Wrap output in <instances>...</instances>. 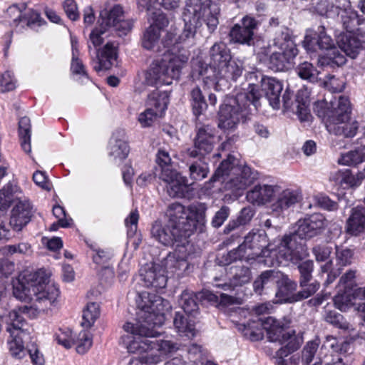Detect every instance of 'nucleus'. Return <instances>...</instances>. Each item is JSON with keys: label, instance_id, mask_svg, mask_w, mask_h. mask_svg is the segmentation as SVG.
<instances>
[{"label": "nucleus", "instance_id": "nucleus-17", "mask_svg": "<svg viewBox=\"0 0 365 365\" xmlns=\"http://www.w3.org/2000/svg\"><path fill=\"white\" fill-rule=\"evenodd\" d=\"M241 249L245 250L247 259L269 257L270 253L274 251V249L268 243L267 236L264 231L248 233L241 245Z\"/></svg>", "mask_w": 365, "mask_h": 365}, {"label": "nucleus", "instance_id": "nucleus-61", "mask_svg": "<svg viewBox=\"0 0 365 365\" xmlns=\"http://www.w3.org/2000/svg\"><path fill=\"white\" fill-rule=\"evenodd\" d=\"M331 252V248L324 245H318L313 247L312 253L318 262L327 260Z\"/></svg>", "mask_w": 365, "mask_h": 365}, {"label": "nucleus", "instance_id": "nucleus-26", "mask_svg": "<svg viewBox=\"0 0 365 365\" xmlns=\"http://www.w3.org/2000/svg\"><path fill=\"white\" fill-rule=\"evenodd\" d=\"M279 191V186L277 185H257L247 192V199L252 204L263 205L271 202Z\"/></svg>", "mask_w": 365, "mask_h": 365}, {"label": "nucleus", "instance_id": "nucleus-47", "mask_svg": "<svg viewBox=\"0 0 365 365\" xmlns=\"http://www.w3.org/2000/svg\"><path fill=\"white\" fill-rule=\"evenodd\" d=\"M324 319L329 324L344 331H349L354 329L344 317L335 310H326Z\"/></svg>", "mask_w": 365, "mask_h": 365}, {"label": "nucleus", "instance_id": "nucleus-5", "mask_svg": "<svg viewBox=\"0 0 365 365\" xmlns=\"http://www.w3.org/2000/svg\"><path fill=\"white\" fill-rule=\"evenodd\" d=\"M188 52L165 53L160 59L154 60L143 73V83L151 86L170 85L180 77L182 68L188 61Z\"/></svg>", "mask_w": 365, "mask_h": 365}, {"label": "nucleus", "instance_id": "nucleus-62", "mask_svg": "<svg viewBox=\"0 0 365 365\" xmlns=\"http://www.w3.org/2000/svg\"><path fill=\"white\" fill-rule=\"evenodd\" d=\"M251 272L248 267H242L237 270L234 276L235 284L242 285L250 282Z\"/></svg>", "mask_w": 365, "mask_h": 365}, {"label": "nucleus", "instance_id": "nucleus-19", "mask_svg": "<svg viewBox=\"0 0 365 365\" xmlns=\"http://www.w3.org/2000/svg\"><path fill=\"white\" fill-rule=\"evenodd\" d=\"M215 144L214 128L208 125H203L197 129L194 140V149H187V155L191 158H196L198 155H204L210 153Z\"/></svg>", "mask_w": 365, "mask_h": 365}, {"label": "nucleus", "instance_id": "nucleus-22", "mask_svg": "<svg viewBox=\"0 0 365 365\" xmlns=\"http://www.w3.org/2000/svg\"><path fill=\"white\" fill-rule=\"evenodd\" d=\"M32 206L28 200H20L14 206L10 217V226L16 231H20L31 220Z\"/></svg>", "mask_w": 365, "mask_h": 365}, {"label": "nucleus", "instance_id": "nucleus-59", "mask_svg": "<svg viewBox=\"0 0 365 365\" xmlns=\"http://www.w3.org/2000/svg\"><path fill=\"white\" fill-rule=\"evenodd\" d=\"M33 180L36 185L45 190L49 191L52 188V185L44 172L39 170L36 171L33 174Z\"/></svg>", "mask_w": 365, "mask_h": 365}, {"label": "nucleus", "instance_id": "nucleus-35", "mask_svg": "<svg viewBox=\"0 0 365 365\" xmlns=\"http://www.w3.org/2000/svg\"><path fill=\"white\" fill-rule=\"evenodd\" d=\"M12 200L11 185L4 186L0 190V240L6 238L9 230L5 226L6 217L4 215V210L9 207Z\"/></svg>", "mask_w": 365, "mask_h": 365}, {"label": "nucleus", "instance_id": "nucleus-51", "mask_svg": "<svg viewBox=\"0 0 365 365\" xmlns=\"http://www.w3.org/2000/svg\"><path fill=\"white\" fill-rule=\"evenodd\" d=\"M334 0H320L315 6L316 11L322 16H326L329 18L334 17L339 9L341 4L340 3L334 5Z\"/></svg>", "mask_w": 365, "mask_h": 365}, {"label": "nucleus", "instance_id": "nucleus-55", "mask_svg": "<svg viewBox=\"0 0 365 365\" xmlns=\"http://www.w3.org/2000/svg\"><path fill=\"white\" fill-rule=\"evenodd\" d=\"M156 163L160 168V173L163 174L165 170L176 171L172 165V160L168 151L159 149L156 154Z\"/></svg>", "mask_w": 365, "mask_h": 365}, {"label": "nucleus", "instance_id": "nucleus-2", "mask_svg": "<svg viewBox=\"0 0 365 365\" xmlns=\"http://www.w3.org/2000/svg\"><path fill=\"white\" fill-rule=\"evenodd\" d=\"M262 96L258 85L250 83L244 92L227 98L219 111L218 127L223 130L235 128L240 120H245L253 110H257Z\"/></svg>", "mask_w": 365, "mask_h": 365}, {"label": "nucleus", "instance_id": "nucleus-46", "mask_svg": "<svg viewBox=\"0 0 365 365\" xmlns=\"http://www.w3.org/2000/svg\"><path fill=\"white\" fill-rule=\"evenodd\" d=\"M262 325H264V323L252 322L247 324H240L239 329L242 331L243 335L247 339L256 341L263 338V333L261 328Z\"/></svg>", "mask_w": 365, "mask_h": 365}, {"label": "nucleus", "instance_id": "nucleus-39", "mask_svg": "<svg viewBox=\"0 0 365 365\" xmlns=\"http://www.w3.org/2000/svg\"><path fill=\"white\" fill-rule=\"evenodd\" d=\"M189 168L190 178L193 180H202L207 176L208 165L201 158L197 160H190L187 162Z\"/></svg>", "mask_w": 365, "mask_h": 365}, {"label": "nucleus", "instance_id": "nucleus-9", "mask_svg": "<svg viewBox=\"0 0 365 365\" xmlns=\"http://www.w3.org/2000/svg\"><path fill=\"white\" fill-rule=\"evenodd\" d=\"M274 45L279 49L272 52L268 59V66L274 71L290 69L298 54V49L287 28H282L274 39Z\"/></svg>", "mask_w": 365, "mask_h": 365}, {"label": "nucleus", "instance_id": "nucleus-18", "mask_svg": "<svg viewBox=\"0 0 365 365\" xmlns=\"http://www.w3.org/2000/svg\"><path fill=\"white\" fill-rule=\"evenodd\" d=\"M297 268L300 274L299 282L302 289L293 297V301H300L312 296L320 287V284L317 281L309 283L312 278L314 270V262L312 260L307 259L299 262Z\"/></svg>", "mask_w": 365, "mask_h": 365}, {"label": "nucleus", "instance_id": "nucleus-7", "mask_svg": "<svg viewBox=\"0 0 365 365\" xmlns=\"http://www.w3.org/2000/svg\"><path fill=\"white\" fill-rule=\"evenodd\" d=\"M214 178L215 180L222 178L225 189L237 194L252 184L256 175L250 167L237 165V160L229 155L216 170Z\"/></svg>", "mask_w": 365, "mask_h": 365}, {"label": "nucleus", "instance_id": "nucleus-45", "mask_svg": "<svg viewBox=\"0 0 365 365\" xmlns=\"http://www.w3.org/2000/svg\"><path fill=\"white\" fill-rule=\"evenodd\" d=\"M101 17L100 24L102 26H105L107 29L113 27L123 17V8L119 5L115 6L109 11H104L101 12Z\"/></svg>", "mask_w": 365, "mask_h": 365}, {"label": "nucleus", "instance_id": "nucleus-48", "mask_svg": "<svg viewBox=\"0 0 365 365\" xmlns=\"http://www.w3.org/2000/svg\"><path fill=\"white\" fill-rule=\"evenodd\" d=\"M355 298L352 289H344L343 292H339L334 298L336 307L341 311H346L349 307L355 304Z\"/></svg>", "mask_w": 365, "mask_h": 365}, {"label": "nucleus", "instance_id": "nucleus-63", "mask_svg": "<svg viewBox=\"0 0 365 365\" xmlns=\"http://www.w3.org/2000/svg\"><path fill=\"white\" fill-rule=\"evenodd\" d=\"M107 30V28L102 26L100 24L99 27L95 28L90 34V40L95 47L103 43L104 37L103 36Z\"/></svg>", "mask_w": 365, "mask_h": 365}, {"label": "nucleus", "instance_id": "nucleus-44", "mask_svg": "<svg viewBox=\"0 0 365 365\" xmlns=\"http://www.w3.org/2000/svg\"><path fill=\"white\" fill-rule=\"evenodd\" d=\"M179 304L187 314H194L197 312V294L192 291H183L180 295Z\"/></svg>", "mask_w": 365, "mask_h": 365}, {"label": "nucleus", "instance_id": "nucleus-54", "mask_svg": "<svg viewBox=\"0 0 365 365\" xmlns=\"http://www.w3.org/2000/svg\"><path fill=\"white\" fill-rule=\"evenodd\" d=\"M336 261L339 267H345L351 264L354 252L346 247H336Z\"/></svg>", "mask_w": 365, "mask_h": 365}, {"label": "nucleus", "instance_id": "nucleus-30", "mask_svg": "<svg viewBox=\"0 0 365 365\" xmlns=\"http://www.w3.org/2000/svg\"><path fill=\"white\" fill-rule=\"evenodd\" d=\"M261 87L269 105L274 109H279L281 102L280 94L283 89L282 83L276 78L264 76L261 80Z\"/></svg>", "mask_w": 365, "mask_h": 365}, {"label": "nucleus", "instance_id": "nucleus-21", "mask_svg": "<svg viewBox=\"0 0 365 365\" xmlns=\"http://www.w3.org/2000/svg\"><path fill=\"white\" fill-rule=\"evenodd\" d=\"M257 21L255 18L245 16L240 24H235L230 31V36L232 41L240 43H250L257 29Z\"/></svg>", "mask_w": 365, "mask_h": 365}, {"label": "nucleus", "instance_id": "nucleus-11", "mask_svg": "<svg viewBox=\"0 0 365 365\" xmlns=\"http://www.w3.org/2000/svg\"><path fill=\"white\" fill-rule=\"evenodd\" d=\"M162 263L163 264L157 263L147 264L141 269L140 275L146 287L155 289L164 288L167 283L165 271L173 273L185 264L186 262L183 259L178 260L174 255H168Z\"/></svg>", "mask_w": 365, "mask_h": 365}, {"label": "nucleus", "instance_id": "nucleus-25", "mask_svg": "<svg viewBox=\"0 0 365 365\" xmlns=\"http://www.w3.org/2000/svg\"><path fill=\"white\" fill-rule=\"evenodd\" d=\"M276 199L272 202L271 208L276 212H282L294 207L302 198V193L298 190L285 189L276 194Z\"/></svg>", "mask_w": 365, "mask_h": 365}, {"label": "nucleus", "instance_id": "nucleus-16", "mask_svg": "<svg viewBox=\"0 0 365 365\" xmlns=\"http://www.w3.org/2000/svg\"><path fill=\"white\" fill-rule=\"evenodd\" d=\"M328 224L329 221L322 214L314 213L298 220L295 230L300 240H309L321 234Z\"/></svg>", "mask_w": 365, "mask_h": 365}, {"label": "nucleus", "instance_id": "nucleus-58", "mask_svg": "<svg viewBox=\"0 0 365 365\" xmlns=\"http://www.w3.org/2000/svg\"><path fill=\"white\" fill-rule=\"evenodd\" d=\"M324 86L331 93H340L343 91L345 87V83L343 79L332 76H329L328 79L324 81Z\"/></svg>", "mask_w": 365, "mask_h": 365}, {"label": "nucleus", "instance_id": "nucleus-64", "mask_svg": "<svg viewBox=\"0 0 365 365\" xmlns=\"http://www.w3.org/2000/svg\"><path fill=\"white\" fill-rule=\"evenodd\" d=\"M0 86L4 91H9L14 89L16 81L10 71H6L1 75Z\"/></svg>", "mask_w": 365, "mask_h": 365}, {"label": "nucleus", "instance_id": "nucleus-52", "mask_svg": "<svg viewBox=\"0 0 365 365\" xmlns=\"http://www.w3.org/2000/svg\"><path fill=\"white\" fill-rule=\"evenodd\" d=\"M296 71L301 78L308 80L311 82L315 81L319 74L317 68L311 63L307 61L300 63L297 67Z\"/></svg>", "mask_w": 365, "mask_h": 365}, {"label": "nucleus", "instance_id": "nucleus-6", "mask_svg": "<svg viewBox=\"0 0 365 365\" xmlns=\"http://www.w3.org/2000/svg\"><path fill=\"white\" fill-rule=\"evenodd\" d=\"M220 14V0H185L182 12L185 22L184 35L189 38L193 36L196 28L201 26V20L205 22L210 33H212L219 24Z\"/></svg>", "mask_w": 365, "mask_h": 365}, {"label": "nucleus", "instance_id": "nucleus-53", "mask_svg": "<svg viewBox=\"0 0 365 365\" xmlns=\"http://www.w3.org/2000/svg\"><path fill=\"white\" fill-rule=\"evenodd\" d=\"M76 344V351L78 353L85 354L93 344V336L91 332L88 330H83L79 334L75 340Z\"/></svg>", "mask_w": 365, "mask_h": 365}, {"label": "nucleus", "instance_id": "nucleus-57", "mask_svg": "<svg viewBox=\"0 0 365 365\" xmlns=\"http://www.w3.org/2000/svg\"><path fill=\"white\" fill-rule=\"evenodd\" d=\"M56 340L58 344L62 345L66 349H69L75 344V339L72 336V332L70 329H59L55 334Z\"/></svg>", "mask_w": 365, "mask_h": 365}, {"label": "nucleus", "instance_id": "nucleus-14", "mask_svg": "<svg viewBox=\"0 0 365 365\" xmlns=\"http://www.w3.org/2000/svg\"><path fill=\"white\" fill-rule=\"evenodd\" d=\"M169 103L168 93L154 91L148 97L146 110L138 115V122L142 127H150L157 118L162 117Z\"/></svg>", "mask_w": 365, "mask_h": 365}, {"label": "nucleus", "instance_id": "nucleus-4", "mask_svg": "<svg viewBox=\"0 0 365 365\" xmlns=\"http://www.w3.org/2000/svg\"><path fill=\"white\" fill-rule=\"evenodd\" d=\"M137 317L126 322L123 329L131 335L138 332V327H161L165 322L163 312L168 308V302L155 293L143 291L136 298Z\"/></svg>", "mask_w": 365, "mask_h": 365}, {"label": "nucleus", "instance_id": "nucleus-10", "mask_svg": "<svg viewBox=\"0 0 365 365\" xmlns=\"http://www.w3.org/2000/svg\"><path fill=\"white\" fill-rule=\"evenodd\" d=\"M264 329H266L267 338L270 341L284 345L277 351V356H287L301 346L302 340L296 335L295 331L285 329L279 322L272 317L266 319Z\"/></svg>", "mask_w": 365, "mask_h": 365}, {"label": "nucleus", "instance_id": "nucleus-56", "mask_svg": "<svg viewBox=\"0 0 365 365\" xmlns=\"http://www.w3.org/2000/svg\"><path fill=\"white\" fill-rule=\"evenodd\" d=\"M319 345V343L317 340L311 341L307 343L302 353V360L304 364L309 365V364L312 361L318 349Z\"/></svg>", "mask_w": 365, "mask_h": 365}, {"label": "nucleus", "instance_id": "nucleus-27", "mask_svg": "<svg viewBox=\"0 0 365 365\" xmlns=\"http://www.w3.org/2000/svg\"><path fill=\"white\" fill-rule=\"evenodd\" d=\"M303 43L309 51H317L318 48L329 51L334 47L333 39L327 34L324 26H319L314 36L306 35Z\"/></svg>", "mask_w": 365, "mask_h": 365}, {"label": "nucleus", "instance_id": "nucleus-36", "mask_svg": "<svg viewBox=\"0 0 365 365\" xmlns=\"http://www.w3.org/2000/svg\"><path fill=\"white\" fill-rule=\"evenodd\" d=\"M282 277V272L274 270H266L254 281V291L261 294L265 287H269L273 284L278 283L279 279Z\"/></svg>", "mask_w": 365, "mask_h": 365}, {"label": "nucleus", "instance_id": "nucleus-29", "mask_svg": "<svg viewBox=\"0 0 365 365\" xmlns=\"http://www.w3.org/2000/svg\"><path fill=\"white\" fill-rule=\"evenodd\" d=\"M231 58L230 49L222 42L214 43L209 51V67L214 74Z\"/></svg>", "mask_w": 365, "mask_h": 365}, {"label": "nucleus", "instance_id": "nucleus-32", "mask_svg": "<svg viewBox=\"0 0 365 365\" xmlns=\"http://www.w3.org/2000/svg\"><path fill=\"white\" fill-rule=\"evenodd\" d=\"M109 150V155L115 160L121 161L127 158L130 149L123 131L116 132L113 135L110 140Z\"/></svg>", "mask_w": 365, "mask_h": 365}, {"label": "nucleus", "instance_id": "nucleus-37", "mask_svg": "<svg viewBox=\"0 0 365 365\" xmlns=\"http://www.w3.org/2000/svg\"><path fill=\"white\" fill-rule=\"evenodd\" d=\"M277 286L278 288V291L276 293L277 296L282 297L284 300L289 302H294L292 299L296 294L291 296L290 294L295 291L297 287V284L295 281L292 280L287 275L282 273V277L279 279Z\"/></svg>", "mask_w": 365, "mask_h": 365}, {"label": "nucleus", "instance_id": "nucleus-3", "mask_svg": "<svg viewBox=\"0 0 365 365\" xmlns=\"http://www.w3.org/2000/svg\"><path fill=\"white\" fill-rule=\"evenodd\" d=\"M160 327L140 326L138 332L131 335H123L121 343L129 353L143 354L150 353V361L157 364L170 354L178 349L177 344L169 340H153L160 335Z\"/></svg>", "mask_w": 365, "mask_h": 365}, {"label": "nucleus", "instance_id": "nucleus-33", "mask_svg": "<svg viewBox=\"0 0 365 365\" xmlns=\"http://www.w3.org/2000/svg\"><path fill=\"white\" fill-rule=\"evenodd\" d=\"M337 43L340 50L351 58H355L363 48V42L351 33L341 34Z\"/></svg>", "mask_w": 365, "mask_h": 365}, {"label": "nucleus", "instance_id": "nucleus-1", "mask_svg": "<svg viewBox=\"0 0 365 365\" xmlns=\"http://www.w3.org/2000/svg\"><path fill=\"white\" fill-rule=\"evenodd\" d=\"M14 295L26 304L18 307L1 316V322L9 334L7 345L12 357L21 359L26 356L27 349L24 344L31 338L33 329L23 314L30 318L37 317L40 313L53 304L59 296V289L53 284H45L37 280V274L30 276L26 283L19 281L14 286Z\"/></svg>", "mask_w": 365, "mask_h": 365}, {"label": "nucleus", "instance_id": "nucleus-50", "mask_svg": "<svg viewBox=\"0 0 365 365\" xmlns=\"http://www.w3.org/2000/svg\"><path fill=\"white\" fill-rule=\"evenodd\" d=\"M190 95L193 113L195 115L199 116L207 109V104L201 90L198 87L194 88Z\"/></svg>", "mask_w": 365, "mask_h": 365}, {"label": "nucleus", "instance_id": "nucleus-31", "mask_svg": "<svg viewBox=\"0 0 365 365\" xmlns=\"http://www.w3.org/2000/svg\"><path fill=\"white\" fill-rule=\"evenodd\" d=\"M345 230L347 234L354 236L365 232V207L356 206L351 209Z\"/></svg>", "mask_w": 365, "mask_h": 365}, {"label": "nucleus", "instance_id": "nucleus-28", "mask_svg": "<svg viewBox=\"0 0 365 365\" xmlns=\"http://www.w3.org/2000/svg\"><path fill=\"white\" fill-rule=\"evenodd\" d=\"M365 178V169L354 175L349 169L339 170L331 173L329 180L343 188L358 187Z\"/></svg>", "mask_w": 365, "mask_h": 365}, {"label": "nucleus", "instance_id": "nucleus-40", "mask_svg": "<svg viewBox=\"0 0 365 365\" xmlns=\"http://www.w3.org/2000/svg\"><path fill=\"white\" fill-rule=\"evenodd\" d=\"M19 135L21 146L26 153H30L31 146V121L28 117H23L19 122Z\"/></svg>", "mask_w": 365, "mask_h": 365}, {"label": "nucleus", "instance_id": "nucleus-41", "mask_svg": "<svg viewBox=\"0 0 365 365\" xmlns=\"http://www.w3.org/2000/svg\"><path fill=\"white\" fill-rule=\"evenodd\" d=\"M296 113L302 121L309 120L310 116L309 106V99L306 90H299L296 95Z\"/></svg>", "mask_w": 365, "mask_h": 365}, {"label": "nucleus", "instance_id": "nucleus-13", "mask_svg": "<svg viewBox=\"0 0 365 365\" xmlns=\"http://www.w3.org/2000/svg\"><path fill=\"white\" fill-rule=\"evenodd\" d=\"M314 110L319 117L327 118V123L349 120L351 114L349 99L341 96L338 99L331 101L329 106L327 102L319 101L315 104Z\"/></svg>", "mask_w": 365, "mask_h": 365}, {"label": "nucleus", "instance_id": "nucleus-8", "mask_svg": "<svg viewBox=\"0 0 365 365\" xmlns=\"http://www.w3.org/2000/svg\"><path fill=\"white\" fill-rule=\"evenodd\" d=\"M168 222L185 230L189 225H193L192 235L195 232H202L205 224V208L202 205H190L185 208L182 205L175 202L169 205L167 210Z\"/></svg>", "mask_w": 365, "mask_h": 365}, {"label": "nucleus", "instance_id": "nucleus-34", "mask_svg": "<svg viewBox=\"0 0 365 365\" xmlns=\"http://www.w3.org/2000/svg\"><path fill=\"white\" fill-rule=\"evenodd\" d=\"M329 133L344 138H353L359 129V123L355 120H343L327 123Z\"/></svg>", "mask_w": 365, "mask_h": 365}, {"label": "nucleus", "instance_id": "nucleus-38", "mask_svg": "<svg viewBox=\"0 0 365 365\" xmlns=\"http://www.w3.org/2000/svg\"><path fill=\"white\" fill-rule=\"evenodd\" d=\"M174 326L182 335L192 338L195 335V322L190 317L177 312L174 318Z\"/></svg>", "mask_w": 365, "mask_h": 365}, {"label": "nucleus", "instance_id": "nucleus-60", "mask_svg": "<svg viewBox=\"0 0 365 365\" xmlns=\"http://www.w3.org/2000/svg\"><path fill=\"white\" fill-rule=\"evenodd\" d=\"M91 249L94 252L92 255L93 261L96 264L104 265L111 257V254L108 251L93 247H91Z\"/></svg>", "mask_w": 365, "mask_h": 365}, {"label": "nucleus", "instance_id": "nucleus-15", "mask_svg": "<svg viewBox=\"0 0 365 365\" xmlns=\"http://www.w3.org/2000/svg\"><path fill=\"white\" fill-rule=\"evenodd\" d=\"M297 237L299 238L295 230L292 233L283 236L278 245V257L286 262L297 264L309 256L307 249L297 242Z\"/></svg>", "mask_w": 365, "mask_h": 365}, {"label": "nucleus", "instance_id": "nucleus-20", "mask_svg": "<svg viewBox=\"0 0 365 365\" xmlns=\"http://www.w3.org/2000/svg\"><path fill=\"white\" fill-rule=\"evenodd\" d=\"M245 70L243 63L241 61L232 59L220 67L214 74H209L207 78L216 81V87L221 85V81L228 83L231 81H237L242 76Z\"/></svg>", "mask_w": 365, "mask_h": 365}, {"label": "nucleus", "instance_id": "nucleus-23", "mask_svg": "<svg viewBox=\"0 0 365 365\" xmlns=\"http://www.w3.org/2000/svg\"><path fill=\"white\" fill-rule=\"evenodd\" d=\"M159 178L167 185V192L171 197H182L187 191L186 180L177 171L165 170L163 174H159Z\"/></svg>", "mask_w": 365, "mask_h": 365}, {"label": "nucleus", "instance_id": "nucleus-43", "mask_svg": "<svg viewBox=\"0 0 365 365\" xmlns=\"http://www.w3.org/2000/svg\"><path fill=\"white\" fill-rule=\"evenodd\" d=\"M160 31L154 26H150L145 31L142 40L143 46L148 50L160 51Z\"/></svg>", "mask_w": 365, "mask_h": 365}, {"label": "nucleus", "instance_id": "nucleus-49", "mask_svg": "<svg viewBox=\"0 0 365 365\" xmlns=\"http://www.w3.org/2000/svg\"><path fill=\"white\" fill-rule=\"evenodd\" d=\"M100 315V307L97 303H88L83 312L81 325L87 329L91 328Z\"/></svg>", "mask_w": 365, "mask_h": 365}, {"label": "nucleus", "instance_id": "nucleus-24", "mask_svg": "<svg viewBox=\"0 0 365 365\" xmlns=\"http://www.w3.org/2000/svg\"><path fill=\"white\" fill-rule=\"evenodd\" d=\"M117 59V47L113 42H108L96 52V56L92 59L93 69L99 72L110 69Z\"/></svg>", "mask_w": 365, "mask_h": 365}, {"label": "nucleus", "instance_id": "nucleus-42", "mask_svg": "<svg viewBox=\"0 0 365 365\" xmlns=\"http://www.w3.org/2000/svg\"><path fill=\"white\" fill-rule=\"evenodd\" d=\"M365 160V145L356 148L341 156L339 163L347 165L355 166Z\"/></svg>", "mask_w": 365, "mask_h": 365}, {"label": "nucleus", "instance_id": "nucleus-12", "mask_svg": "<svg viewBox=\"0 0 365 365\" xmlns=\"http://www.w3.org/2000/svg\"><path fill=\"white\" fill-rule=\"evenodd\" d=\"M193 225H189L185 230L175 227L168 222L163 224L160 221H155L151 227V237L165 246H171L175 243L185 245L187 238L192 235Z\"/></svg>", "mask_w": 365, "mask_h": 365}]
</instances>
